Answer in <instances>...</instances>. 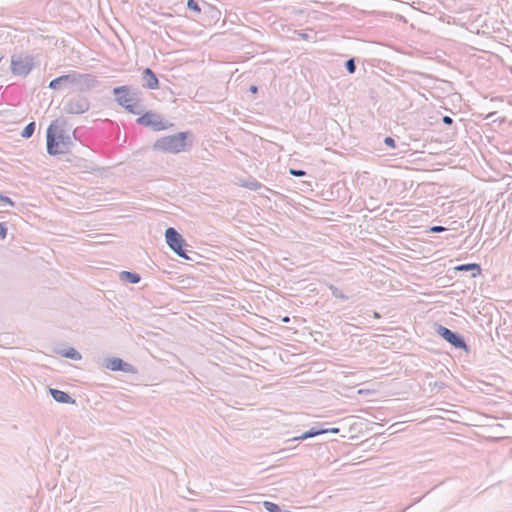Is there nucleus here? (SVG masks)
Returning <instances> with one entry per match:
<instances>
[{
	"label": "nucleus",
	"mask_w": 512,
	"mask_h": 512,
	"mask_svg": "<svg viewBox=\"0 0 512 512\" xmlns=\"http://www.w3.org/2000/svg\"><path fill=\"white\" fill-rule=\"evenodd\" d=\"M100 84L96 76L88 73L70 71L50 81L48 87L52 90L70 88L78 93H86Z\"/></svg>",
	"instance_id": "obj_1"
},
{
	"label": "nucleus",
	"mask_w": 512,
	"mask_h": 512,
	"mask_svg": "<svg viewBox=\"0 0 512 512\" xmlns=\"http://www.w3.org/2000/svg\"><path fill=\"white\" fill-rule=\"evenodd\" d=\"M60 122L62 125L66 124L65 120L56 119L48 126L46 131V147L50 156L68 153L74 145L71 136L58 125Z\"/></svg>",
	"instance_id": "obj_2"
},
{
	"label": "nucleus",
	"mask_w": 512,
	"mask_h": 512,
	"mask_svg": "<svg viewBox=\"0 0 512 512\" xmlns=\"http://www.w3.org/2000/svg\"><path fill=\"white\" fill-rule=\"evenodd\" d=\"M194 135L191 131H183L161 137L153 144V150L170 154L185 152L193 146Z\"/></svg>",
	"instance_id": "obj_3"
},
{
	"label": "nucleus",
	"mask_w": 512,
	"mask_h": 512,
	"mask_svg": "<svg viewBox=\"0 0 512 512\" xmlns=\"http://www.w3.org/2000/svg\"><path fill=\"white\" fill-rule=\"evenodd\" d=\"M112 93L115 96L117 104L129 113L140 115L144 111V106L140 98L141 92L138 88L123 85L114 87Z\"/></svg>",
	"instance_id": "obj_4"
},
{
	"label": "nucleus",
	"mask_w": 512,
	"mask_h": 512,
	"mask_svg": "<svg viewBox=\"0 0 512 512\" xmlns=\"http://www.w3.org/2000/svg\"><path fill=\"white\" fill-rule=\"evenodd\" d=\"M164 235L166 244L178 257L192 262H195L199 257L197 252L193 251L192 249H188L192 247L187 243L183 235L179 233L174 227L168 226Z\"/></svg>",
	"instance_id": "obj_5"
},
{
	"label": "nucleus",
	"mask_w": 512,
	"mask_h": 512,
	"mask_svg": "<svg viewBox=\"0 0 512 512\" xmlns=\"http://www.w3.org/2000/svg\"><path fill=\"white\" fill-rule=\"evenodd\" d=\"M35 67L34 57L19 53L11 56V72L15 76L26 77Z\"/></svg>",
	"instance_id": "obj_6"
},
{
	"label": "nucleus",
	"mask_w": 512,
	"mask_h": 512,
	"mask_svg": "<svg viewBox=\"0 0 512 512\" xmlns=\"http://www.w3.org/2000/svg\"><path fill=\"white\" fill-rule=\"evenodd\" d=\"M136 123L145 127H150L153 131H162L173 126L172 123L164 121L162 116L153 111L142 112L137 118Z\"/></svg>",
	"instance_id": "obj_7"
},
{
	"label": "nucleus",
	"mask_w": 512,
	"mask_h": 512,
	"mask_svg": "<svg viewBox=\"0 0 512 512\" xmlns=\"http://www.w3.org/2000/svg\"><path fill=\"white\" fill-rule=\"evenodd\" d=\"M90 109V100L84 95V93H78L77 95L67 99L63 105V111L70 115H81Z\"/></svg>",
	"instance_id": "obj_8"
},
{
	"label": "nucleus",
	"mask_w": 512,
	"mask_h": 512,
	"mask_svg": "<svg viewBox=\"0 0 512 512\" xmlns=\"http://www.w3.org/2000/svg\"><path fill=\"white\" fill-rule=\"evenodd\" d=\"M435 330L439 336H441L454 348L462 349L466 352L469 351V346L467 345L464 337L460 333L452 331L449 328L442 326L440 324H436Z\"/></svg>",
	"instance_id": "obj_9"
},
{
	"label": "nucleus",
	"mask_w": 512,
	"mask_h": 512,
	"mask_svg": "<svg viewBox=\"0 0 512 512\" xmlns=\"http://www.w3.org/2000/svg\"><path fill=\"white\" fill-rule=\"evenodd\" d=\"M221 17V11L214 7L213 5L204 2V6L202 8V14L199 18L200 21L204 23V25H212L219 21Z\"/></svg>",
	"instance_id": "obj_10"
},
{
	"label": "nucleus",
	"mask_w": 512,
	"mask_h": 512,
	"mask_svg": "<svg viewBox=\"0 0 512 512\" xmlns=\"http://www.w3.org/2000/svg\"><path fill=\"white\" fill-rule=\"evenodd\" d=\"M104 366L112 371H121V372H132L133 367L131 364L125 362L121 358L118 357H111L105 359Z\"/></svg>",
	"instance_id": "obj_11"
},
{
	"label": "nucleus",
	"mask_w": 512,
	"mask_h": 512,
	"mask_svg": "<svg viewBox=\"0 0 512 512\" xmlns=\"http://www.w3.org/2000/svg\"><path fill=\"white\" fill-rule=\"evenodd\" d=\"M142 87L150 90H155L159 88V80L155 72L150 68H145L142 71Z\"/></svg>",
	"instance_id": "obj_12"
},
{
	"label": "nucleus",
	"mask_w": 512,
	"mask_h": 512,
	"mask_svg": "<svg viewBox=\"0 0 512 512\" xmlns=\"http://www.w3.org/2000/svg\"><path fill=\"white\" fill-rule=\"evenodd\" d=\"M49 394L58 403L75 404L76 402L67 392L56 388H49Z\"/></svg>",
	"instance_id": "obj_13"
},
{
	"label": "nucleus",
	"mask_w": 512,
	"mask_h": 512,
	"mask_svg": "<svg viewBox=\"0 0 512 512\" xmlns=\"http://www.w3.org/2000/svg\"><path fill=\"white\" fill-rule=\"evenodd\" d=\"M87 238L84 239L85 241L94 243V244H108L113 242V234H107V233H95V234H87Z\"/></svg>",
	"instance_id": "obj_14"
},
{
	"label": "nucleus",
	"mask_w": 512,
	"mask_h": 512,
	"mask_svg": "<svg viewBox=\"0 0 512 512\" xmlns=\"http://www.w3.org/2000/svg\"><path fill=\"white\" fill-rule=\"evenodd\" d=\"M455 269L457 271H462V272H471L472 277H476L477 275H480V273H481V266L477 263L461 264V265H458Z\"/></svg>",
	"instance_id": "obj_15"
},
{
	"label": "nucleus",
	"mask_w": 512,
	"mask_h": 512,
	"mask_svg": "<svg viewBox=\"0 0 512 512\" xmlns=\"http://www.w3.org/2000/svg\"><path fill=\"white\" fill-rule=\"evenodd\" d=\"M325 433H326V430H324V428L312 427L309 430H307L304 433H302L300 436L294 437L292 440L293 441H296V440H306L308 438H312V437H315V436H318V435H322V434H325Z\"/></svg>",
	"instance_id": "obj_16"
},
{
	"label": "nucleus",
	"mask_w": 512,
	"mask_h": 512,
	"mask_svg": "<svg viewBox=\"0 0 512 512\" xmlns=\"http://www.w3.org/2000/svg\"><path fill=\"white\" fill-rule=\"evenodd\" d=\"M120 280L131 284H137L141 280V276L136 272L122 271L119 274Z\"/></svg>",
	"instance_id": "obj_17"
},
{
	"label": "nucleus",
	"mask_w": 512,
	"mask_h": 512,
	"mask_svg": "<svg viewBox=\"0 0 512 512\" xmlns=\"http://www.w3.org/2000/svg\"><path fill=\"white\" fill-rule=\"evenodd\" d=\"M204 2L205 1H202L201 3H199L197 0H187L186 6L191 12H194L196 14V16L198 18H200L201 14H202V8L204 6Z\"/></svg>",
	"instance_id": "obj_18"
},
{
	"label": "nucleus",
	"mask_w": 512,
	"mask_h": 512,
	"mask_svg": "<svg viewBox=\"0 0 512 512\" xmlns=\"http://www.w3.org/2000/svg\"><path fill=\"white\" fill-rule=\"evenodd\" d=\"M59 354L65 358H68V359H71L74 361H79L82 358L81 354L76 349H74L72 347H70L68 349H64L62 351H59Z\"/></svg>",
	"instance_id": "obj_19"
},
{
	"label": "nucleus",
	"mask_w": 512,
	"mask_h": 512,
	"mask_svg": "<svg viewBox=\"0 0 512 512\" xmlns=\"http://www.w3.org/2000/svg\"><path fill=\"white\" fill-rule=\"evenodd\" d=\"M242 186H244L250 190L257 191L263 187V184H261L259 181H257L254 178H250L247 181L243 182Z\"/></svg>",
	"instance_id": "obj_20"
},
{
	"label": "nucleus",
	"mask_w": 512,
	"mask_h": 512,
	"mask_svg": "<svg viewBox=\"0 0 512 512\" xmlns=\"http://www.w3.org/2000/svg\"><path fill=\"white\" fill-rule=\"evenodd\" d=\"M36 124L35 122L28 123L22 130L21 136L25 139L30 138L35 132Z\"/></svg>",
	"instance_id": "obj_21"
},
{
	"label": "nucleus",
	"mask_w": 512,
	"mask_h": 512,
	"mask_svg": "<svg viewBox=\"0 0 512 512\" xmlns=\"http://www.w3.org/2000/svg\"><path fill=\"white\" fill-rule=\"evenodd\" d=\"M263 506L267 512H285L278 504L270 501L263 502Z\"/></svg>",
	"instance_id": "obj_22"
},
{
	"label": "nucleus",
	"mask_w": 512,
	"mask_h": 512,
	"mask_svg": "<svg viewBox=\"0 0 512 512\" xmlns=\"http://www.w3.org/2000/svg\"><path fill=\"white\" fill-rule=\"evenodd\" d=\"M344 66L348 73L354 74L357 68L355 58H349L348 60H346Z\"/></svg>",
	"instance_id": "obj_23"
},
{
	"label": "nucleus",
	"mask_w": 512,
	"mask_h": 512,
	"mask_svg": "<svg viewBox=\"0 0 512 512\" xmlns=\"http://www.w3.org/2000/svg\"><path fill=\"white\" fill-rule=\"evenodd\" d=\"M330 289H331L332 295L335 298H338V299H341V300H347L348 299V297L346 295H344L343 292L339 288H337L335 286H331Z\"/></svg>",
	"instance_id": "obj_24"
},
{
	"label": "nucleus",
	"mask_w": 512,
	"mask_h": 512,
	"mask_svg": "<svg viewBox=\"0 0 512 512\" xmlns=\"http://www.w3.org/2000/svg\"><path fill=\"white\" fill-rule=\"evenodd\" d=\"M429 386L431 387V390L440 391L443 388L446 387V384L442 381H435V382H429Z\"/></svg>",
	"instance_id": "obj_25"
},
{
	"label": "nucleus",
	"mask_w": 512,
	"mask_h": 512,
	"mask_svg": "<svg viewBox=\"0 0 512 512\" xmlns=\"http://www.w3.org/2000/svg\"><path fill=\"white\" fill-rule=\"evenodd\" d=\"M446 230V226H430L429 230H427L426 233H440Z\"/></svg>",
	"instance_id": "obj_26"
},
{
	"label": "nucleus",
	"mask_w": 512,
	"mask_h": 512,
	"mask_svg": "<svg viewBox=\"0 0 512 512\" xmlns=\"http://www.w3.org/2000/svg\"><path fill=\"white\" fill-rule=\"evenodd\" d=\"M289 173L295 177H302V176H305L306 175V171L304 170H301V169H294V168H291L289 170Z\"/></svg>",
	"instance_id": "obj_27"
},
{
	"label": "nucleus",
	"mask_w": 512,
	"mask_h": 512,
	"mask_svg": "<svg viewBox=\"0 0 512 512\" xmlns=\"http://www.w3.org/2000/svg\"><path fill=\"white\" fill-rule=\"evenodd\" d=\"M384 144L388 147H391V148H395L396 146V142H395V139L392 138L391 136H386L384 138Z\"/></svg>",
	"instance_id": "obj_28"
},
{
	"label": "nucleus",
	"mask_w": 512,
	"mask_h": 512,
	"mask_svg": "<svg viewBox=\"0 0 512 512\" xmlns=\"http://www.w3.org/2000/svg\"><path fill=\"white\" fill-rule=\"evenodd\" d=\"M442 122L446 125H451L453 123V119L450 116H443Z\"/></svg>",
	"instance_id": "obj_29"
},
{
	"label": "nucleus",
	"mask_w": 512,
	"mask_h": 512,
	"mask_svg": "<svg viewBox=\"0 0 512 512\" xmlns=\"http://www.w3.org/2000/svg\"><path fill=\"white\" fill-rule=\"evenodd\" d=\"M0 201L8 203L9 205H13V202L11 201V199L9 197H7V196L2 195V194H0Z\"/></svg>",
	"instance_id": "obj_30"
},
{
	"label": "nucleus",
	"mask_w": 512,
	"mask_h": 512,
	"mask_svg": "<svg viewBox=\"0 0 512 512\" xmlns=\"http://www.w3.org/2000/svg\"><path fill=\"white\" fill-rule=\"evenodd\" d=\"M7 235V226H0V237L5 238Z\"/></svg>",
	"instance_id": "obj_31"
},
{
	"label": "nucleus",
	"mask_w": 512,
	"mask_h": 512,
	"mask_svg": "<svg viewBox=\"0 0 512 512\" xmlns=\"http://www.w3.org/2000/svg\"><path fill=\"white\" fill-rule=\"evenodd\" d=\"M324 430H326V433H333V434H337L339 433L340 429L339 428H324Z\"/></svg>",
	"instance_id": "obj_32"
},
{
	"label": "nucleus",
	"mask_w": 512,
	"mask_h": 512,
	"mask_svg": "<svg viewBox=\"0 0 512 512\" xmlns=\"http://www.w3.org/2000/svg\"><path fill=\"white\" fill-rule=\"evenodd\" d=\"M249 91L253 94H256L258 92V87L256 85H251Z\"/></svg>",
	"instance_id": "obj_33"
},
{
	"label": "nucleus",
	"mask_w": 512,
	"mask_h": 512,
	"mask_svg": "<svg viewBox=\"0 0 512 512\" xmlns=\"http://www.w3.org/2000/svg\"><path fill=\"white\" fill-rule=\"evenodd\" d=\"M282 321L285 323L289 322V317H284Z\"/></svg>",
	"instance_id": "obj_34"
},
{
	"label": "nucleus",
	"mask_w": 512,
	"mask_h": 512,
	"mask_svg": "<svg viewBox=\"0 0 512 512\" xmlns=\"http://www.w3.org/2000/svg\"><path fill=\"white\" fill-rule=\"evenodd\" d=\"M300 35H301V36H302V38H304V39L308 38V35H307L306 33H302V34H300Z\"/></svg>",
	"instance_id": "obj_35"
},
{
	"label": "nucleus",
	"mask_w": 512,
	"mask_h": 512,
	"mask_svg": "<svg viewBox=\"0 0 512 512\" xmlns=\"http://www.w3.org/2000/svg\"><path fill=\"white\" fill-rule=\"evenodd\" d=\"M374 317H375V318H380V314H379L378 312H375V313H374Z\"/></svg>",
	"instance_id": "obj_36"
},
{
	"label": "nucleus",
	"mask_w": 512,
	"mask_h": 512,
	"mask_svg": "<svg viewBox=\"0 0 512 512\" xmlns=\"http://www.w3.org/2000/svg\"><path fill=\"white\" fill-rule=\"evenodd\" d=\"M494 114H495V112L490 113V114H488V115H487V117H486V118H491Z\"/></svg>",
	"instance_id": "obj_37"
},
{
	"label": "nucleus",
	"mask_w": 512,
	"mask_h": 512,
	"mask_svg": "<svg viewBox=\"0 0 512 512\" xmlns=\"http://www.w3.org/2000/svg\"><path fill=\"white\" fill-rule=\"evenodd\" d=\"M2 224H6V222L5 221L0 222V225H2Z\"/></svg>",
	"instance_id": "obj_38"
}]
</instances>
